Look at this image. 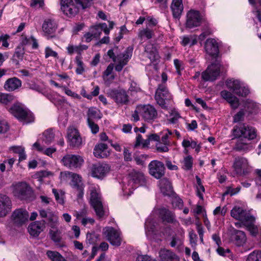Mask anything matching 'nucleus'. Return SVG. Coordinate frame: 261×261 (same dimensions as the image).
<instances>
[{"label":"nucleus","mask_w":261,"mask_h":261,"mask_svg":"<svg viewBox=\"0 0 261 261\" xmlns=\"http://www.w3.org/2000/svg\"><path fill=\"white\" fill-rule=\"evenodd\" d=\"M102 117L100 111L94 107L89 109L87 113V121L99 120Z\"/></svg>","instance_id":"4c0bfd02"},{"label":"nucleus","mask_w":261,"mask_h":261,"mask_svg":"<svg viewBox=\"0 0 261 261\" xmlns=\"http://www.w3.org/2000/svg\"><path fill=\"white\" fill-rule=\"evenodd\" d=\"M232 132L234 138L241 137L244 139H248L250 141L255 139L256 137L255 129L245 124H242L239 126L236 125L234 126Z\"/></svg>","instance_id":"20e7f679"},{"label":"nucleus","mask_w":261,"mask_h":261,"mask_svg":"<svg viewBox=\"0 0 261 261\" xmlns=\"http://www.w3.org/2000/svg\"><path fill=\"white\" fill-rule=\"evenodd\" d=\"M61 9L63 13L69 17L74 16L79 12V9L74 4L69 6H61Z\"/></svg>","instance_id":"e433bc0d"},{"label":"nucleus","mask_w":261,"mask_h":261,"mask_svg":"<svg viewBox=\"0 0 261 261\" xmlns=\"http://www.w3.org/2000/svg\"><path fill=\"white\" fill-rule=\"evenodd\" d=\"M197 42L196 36H190L184 37L182 39L181 44L183 46L189 45L190 46L196 44Z\"/></svg>","instance_id":"3c124183"},{"label":"nucleus","mask_w":261,"mask_h":261,"mask_svg":"<svg viewBox=\"0 0 261 261\" xmlns=\"http://www.w3.org/2000/svg\"><path fill=\"white\" fill-rule=\"evenodd\" d=\"M58 28V24L55 19L47 18L44 20L42 29L44 35L48 39L55 37V33Z\"/></svg>","instance_id":"dca6fc26"},{"label":"nucleus","mask_w":261,"mask_h":261,"mask_svg":"<svg viewBox=\"0 0 261 261\" xmlns=\"http://www.w3.org/2000/svg\"><path fill=\"white\" fill-rule=\"evenodd\" d=\"M255 106L254 102L251 100H247L244 102V108L249 113H252Z\"/></svg>","instance_id":"bf43d9fd"},{"label":"nucleus","mask_w":261,"mask_h":261,"mask_svg":"<svg viewBox=\"0 0 261 261\" xmlns=\"http://www.w3.org/2000/svg\"><path fill=\"white\" fill-rule=\"evenodd\" d=\"M61 162L64 166L69 168H72L80 167L83 163L84 160L80 155L66 154L63 156Z\"/></svg>","instance_id":"6ab92c4d"},{"label":"nucleus","mask_w":261,"mask_h":261,"mask_svg":"<svg viewBox=\"0 0 261 261\" xmlns=\"http://www.w3.org/2000/svg\"><path fill=\"white\" fill-rule=\"evenodd\" d=\"M206 53L213 58H216L219 53V44L217 41L212 38L207 39L204 44Z\"/></svg>","instance_id":"5701e85b"},{"label":"nucleus","mask_w":261,"mask_h":261,"mask_svg":"<svg viewBox=\"0 0 261 261\" xmlns=\"http://www.w3.org/2000/svg\"><path fill=\"white\" fill-rule=\"evenodd\" d=\"M146 234L148 237L154 238L158 232V223L152 217H149L147 219L145 223Z\"/></svg>","instance_id":"b1692460"},{"label":"nucleus","mask_w":261,"mask_h":261,"mask_svg":"<svg viewBox=\"0 0 261 261\" xmlns=\"http://www.w3.org/2000/svg\"><path fill=\"white\" fill-rule=\"evenodd\" d=\"M42 136L43 142L49 144L54 140L55 135L51 129H48L43 132Z\"/></svg>","instance_id":"c03bdc74"},{"label":"nucleus","mask_w":261,"mask_h":261,"mask_svg":"<svg viewBox=\"0 0 261 261\" xmlns=\"http://www.w3.org/2000/svg\"><path fill=\"white\" fill-rule=\"evenodd\" d=\"M12 218L15 224L22 225L28 220L29 213L25 210L17 209L13 212Z\"/></svg>","instance_id":"393cba45"},{"label":"nucleus","mask_w":261,"mask_h":261,"mask_svg":"<svg viewBox=\"0 0 261 261\" xmlns=\"http://www.w3.org/2000/svg\"><path fill=\"white\" fill-rule=\"evenodd\" d=\"M39 215L41 218H46L47 224L52 228H56L58 225L57 215L49 209L41 210Z\"/></svg>","instance_id":"4be33fe9"},{"label":"nucleus","mask_w":261,"mask_h":261,"mask_svg":"<svg viewBox=\"0 0 261 261\" xmlns=\"http://www.w3.org/2000/svg\"><path fill=\"white\" fill-rule=\"evenodd\" d=\"M160 216L163 222L169 223H175L177 222L175 216L173 213L166 208H162L160 210Z\"/></svg>","instance_id":"c756f323"},{"label":"nucleus","mask_w":261,"mask_h":261,"mask_svg":"<svg viewBox=\"0 0 261 261\" xmlns=\"http://www.w3.org/2000/svg\"><path fill=\"white\" fill-rule=\"evenodd\" d=\"M182 168L185 170H190L192 168L193 158L191 155L185 156L181 162Z\"/></svg>","instance_id":"49530a36"},{"label":"nucleus","mask_w":261,"mask_h":261,"mask_svg":"<svg viewBox=\"0 0 261 261\" xmlns=\"http://www.w3.org/2000/svg\"><path fill=\"white\" fill-rule=\"evenodd\" d=\"M245 115L244 110L241 109L239 112L233 116V122L237 123L244 120Z\"/></svg>","instance_id":"13d9d810"},{"label":"nucleus","mask_w":261,"mask_h":261,"mask_svg":"<svg viewBox=\"0 0 261 261\" xmlns=\"http://www.w3.org/2000/svg\"><path fill=\"white\" fill-rule=\"evenodd\" d=\"M11 209V201L10 198L6 195L0 194V217L6 216Z\"/></svg>","instance_id":"a878e982"},{"label":"nucleus","mask_w":261,"mask_h":261,"mask_svg":"<svg viewBox=\"0 0 261 261\" xmlns=\"http://www.w3.org/2000/svg\"><path fill=\"white\" fill-rule=\"evenodd\" d=\"M174 64L176 69V72L178 75H181V71L184 69V65L181 61L178 59L174 60Z\"/></svg>","instance_id":"69168bd1"},{"label":"nucleus","mask_w":261,"mask_h":261,"mask_svg":"<svg viewBox=\"0 0 261 261\" xmlns=\"http://www.w3.org/2000/svg\"><path fill=\"white\" fill-rule=\"evenodd\" d=\"M61 177L65 179H71V185L73 188L82 191L83 189L82 182V177L79 174L70 171H64L61 172Z\"/></svg>","instance_id":"4468645a"},{"label":"nucleus","mask_w":261,"mask_h":261,"mask_svg":"<svg viewBox=\"0 0 261 261\" xmlns=\"http://www.w3.org/2000/svg\"><path fill=\"white\" fill-rule=\"evenodd\" d=\"M33 148L49 156H51L52 154L56 151V148L48 147L44 148L43 147L41 146L38 142H35L33 145Z\"/></svg>","instance_id":"58836bf2"},{"label":"nucleus","mask_w":261,"mask_h":261,"mask_svg":"<svg viewBox=\"0 0 261 261\" xmlns=\"http://www.w3.org/2000/svg\"><path fill=\"white\" fill-rule=\"evenodd\" d=\"M46 96L58 108L65 103L64 99L62 97H55L51 94H47Z\"/></svg>","instance_id":"8fccbe9b"},{"label":"nucleus","mask_w":261,"mask_h":261,"mask_svg":"<svg viewBox=\"0 0 261 261\" xmlns=\"http://www.w3.org/2000/svg\"><path fill=\"white\" fill-rule=\"evenodd\" d=\"M128 91L130 92L138 93L141 91V89L136 82L132 81L130 84Z\"/></svg>","instance_id":"0e129e2a"},{"label":"nucleus","mask_w":261,"mask_h":261,"mask_svg":"<svg viewBox=\"0 0 261 261\" xmlns=\"http://www.w3.org/2000/svg\"><path fill=\"white\" fill-rule=\"evenodd\" d=\"M108 94L118 105H127L129 102V96L124 89H109Z\"/></svg>","instance_id":"9d476101"},{"label":"nucleus","mask_w":261,"mask_h":261,"mask_svg":"<svg viewBox=\"0 0 261 261\" xmlns=\"http://www.w3.org/2000/svg\"><path fill=\"white\" fill-rule=\"evenodd\" d=\"M129 180L127 185H124L122 188L124 195H130L133 191L139 186L145 185L146 179L144 174L136 170H133L129 174Z\"/></svg>","instance_id":"f257e3e1"},{"label":"nucleus","mask_w":261,"mask_h":261,"mask_svg":"<svg viewBox=\"0 0 261 261\" xmlns=\"http://www.w3.org/2000/svg\"><path fill=\"white\" fill-rule=\"evenodd\" d=\"M46 254L51 261H66L65 258L57 251L47 250Z\"/></svg>","instance_id":"a19ab883"},{"label":"nucleus","mask_w":261,"mask_h":261,"mask_svg":"<svg viewBox=\"0 0 261 261\" xmlns=\"http://www.w3.org/2000/svg\"><path fill=\"white\" fill-rule=\"evenodd\" d=\"M204 18L198 11L191 10L187 14L186 27L192 29L202 23Z\"/></svg>","instance_id":"f8f14e48"},{"label":"nucleus","mask_w":261,"mask_h":261,"mask_svg":"<svg viewBox=\"0 0 261 261\" xmlns=\"http://www.w3.org/2000/svg\"><path fill=\"white\" fill-rule=\"evenodd\" d=\"M12 187L14 195L20 199H27L33 194L31 188L25 182L13 184Z\"/></svg>","instance_id":"0eeeda50"},{"label":"nucleus","mask_w":261,"mask_h":261,"mask_svg":"<svg viewBox=\"0 0 261 261\" xmlns=\"http://www.w3.org/2000/svg\"><path fill=\"white\" fill-rule=\"evenodd\" d=\"M110 167L106 163H98L93 165L91 168V175L93 177L102 179L110 171Z\"/></svg>","instance_id":"412c9836"},{"label":"nucleus","mask_w":261,"mask_h":261,"mask_svg":"<svg viewBox=\"0 0 261 261\" xmlns=\"http://www.w3.org/2000/svg\"><path fill=\"white\" fill-rule=\"evenodd\" d=\"M170 9L173 17L179 18L184 10L182 0H172Z\"/></svg>","instance_id":"cd10ccee"},{"label":"nucleus","mask_w":261,"mask_h":261,"mask_svg":"<svg viewBox=\"0 0 261 261\" xmlns=\"http://www.w3.org/2000/svg\"><path fill=\"white\" fill-rule=\"evenodd\" d=\"M221 95L230 105L233 109H235L238 108L239 106V99L231 93L226 90H223L221 92Z\"/></svg>","instance_id":"7c9ffc66"},{"label":"nucleus","mask_w":261,"mask_h":261,"mask_svg":"<svg viewBox=\"0 0 261 261\" xmlns=\"http://www.w3.org/2000/svg\"><path fill=\"white\" fill-rule=\"evenodd\" d=\"M44 228V222L37 221L29 226L28 230L31 236L37 237L43 231Z\"/></svg>","instance_id":"72a5a7b5"},{"label":"nucleus","mask_w":261,"mask_h":261,"mask_svg":"<svg viewBox=\"0 0 261 261\" xmlns=\"http://www.w3.org/2000/svg\"><path fill=\"white\" fill-rule=\"evenodd\" d=\"M9 111L23 124L30 123L34 121V116L32 113L20 105H14Z\"/></svg>","instance_id":"7ed1b4c3"},{"label":"nucleus","mask_w":261,"mask_h":261,"mask_svg":"<svg viewBox=\"0 0 261 261\" xmlns=\"http://www.w3.org/2000/svg\"><path fill=\"white\" fill-rule=\"evenodd\" d=\"M230 215L234 219L239 220L244 225L253 216L251 214L240 206H235L230 212Z\"/></svg>","instance_id":"ddd939ff"},{"label":"nucleus","mask_w":261,"mask_h":261,"mask_svg":"<svg viewBox=\"0 0 261 261\" xmlns=\"http://www.w3.org/2000/svg\"><path fill=\"white\" fill-rule=\"evenodd\" d=\"M221 66L220 63L217 61L212 63L202 73V79L205 81L215 80L220 74Z\"/></svg>","instance_id":"9b49d317"},{"label":"nucleus","mask_w":261,"mask_h":261,"mask_svg":"<svg viewBox=\"0 0 261 261\" xmlns=\"http://www.w3.org/2000/svg\"><path fill=\"white\" fill-rule=\"evenodd\" d=\"M255 220V219L254 217H253L247 222V224L244 225L247 228L251 234L253 236H256L259 231L258 228L254 224Z\"/></svg>","instance_id":"ea45409f"},{"label":"nucleus","mask_w":261,"mask_h":261,"mask_svg":"<svg viewBox=\"0 0 261 261\" xmlns=\"http://www.w3.org/2000/svg\"><path fill=\"white\" fill-rule=\"evenodd\" d=\"M159 253L161 261H179L178 256L170 250L162 249Z\"/></svg>","instance_id":"c85d7f7f"},{"label":"nucleus","mask_w":261,"mask_h":261,"mask_svg":"<svg viewBox=\"0 0 261 261\" xmlns=\"http://www.w3.org/2000/svg\"><path fill=\"white\" fill-rule=\"evenodd\" d=\"M52 192L57 202L60 204H64L65 202V192L62 190H58L56 189H53Z\"/></svg>","instance_id":"a18cd8bd"},{"label":"nucleus","mask_w":261,"mask_h":261,"mask_svg":"<svg viewBox=\"0 0 261 261\" xmlns=\"http://www.w3.org/2000/svg\"><path fill=\"white\" fill-rule=\"evenodd\" d=\"M165 169L164 164L157 160L151 161L148 165L149 174L157 179L161 178L164 175Z\"/></svg>","instance_id":"f3484780"},{"label":"nucleus","mask_w":261,"mask_h":261,"mask_svg":"<svg viewBox=\"0 0 261 261\" xmlns=\"http://www.w3.org/2000/svg\"><path fill=\"white\" fill-rule=\"evenodd\" d=\"M232 239L238 246H242L246 242V235L241 230L235 229L232 235Z\"/></svg>","instance_id":"f704fd0d"},{"label":"nucleus","mask_w":261,"mask_h":261,"mask_svg":"<svg viewBox=\"0 0 261 261\" xmlns=\"http://www.w3.org/2000/svg\"><path fill=\"white\" fill-rule=\"evenodd\" d=\"M136 261H158L155 258L147 255H139L136 259Z\"/></svg>","instance_id":"774afa93"},{"label":"nucleus","mask_w":261,"mask_h":261,"mask_svg":"<svg viewBox=\"0 0 261 261\" xmlns=\"http://www.w3.org/2000/svg\"><path fill=\"white\" fill-rule=\"evenodd\" d=\"M154 98L156 103L162 109H167V105L172 97L165 85H160L156 90Z\"/></svg>","instance_id":"39448f33"},{"label":"nucleus","mask_w":261,"mask_h":261,"mask_svg":"<svg viewBox=\"0 0 261 261\" xmlns=\"http://www.w3.org/2000/svg\"><path fill=\"white\" fill-rule=\"evenodd\" d=\"M154 35L153 31L148 28L140 30L138 33V37L143 40L144 38L150 39Z\"/></svg>","instance_id":"79ce46f5"},{"label":"nucleus","mask_w":261,"mask_h":261,"mask_svg":"<svg viewBox=\"0 0 261 261\" xmlns=\"http://www.w3.org/2000/svg\"><path fill=\"white\" fill-rule=\"evenodd\" d=\"M90 31L92 34L94 38H99L101 34V29L97 24L91 26L90 28Z\"/></svg>","instance_id":"6e6d98bb"},{"label":"nucleus","mask_w":261,"mask_h":261,"mask_svg":"<svg viewBox=\"0 0 261 261\" xmlns=\"http://www.w3.org/2000/svg\"><path fill=\"white\" fill-rule=\"evenodd\" d=\"M149 145V139L144 140L142 136L140 134L137 135L136 138V142L134 145L135 147H138L141 146L142 148L148 147Z\"/></svg>","instance_id":"09e8293b"},{"label":"nucleus","mask_w":261,"mask_h":261,"mask_svg":"<svg viewBox=\"0 0 261 261\" xmlns=\"http://www.w3.org/2000/svg\"><path fill=\"white\" fill-rule=\"evenodd\" d=\"M179 113L175 110H172L169 113L167 122L170 124H177L179 119L180 118Z\"/></svg>","instance_id":"de8ad7c7"},{"label":"nucleus","mask_w":261,"mask_h":261,"mask_svg":"<svg viewBox=\"0 0 261 261\" xmlns=\"http://www.w3.org/2000/svg\"><path fill=\"white\" fill-rule=\"evenodd\" d=\"M145 51L148 55V58L152 61H155L158 57L156 49L152 45H148L145 46Z\"/></svg>","instance_id":"37998d69"},{"label":"nucleus","mask_w":261,"mask_h":261,"mask_svg":"<svg viewBox=\"0 0 261 261\" xmlns=\"http://www.w3.org/2000/svg\"><path fill=\"white\" fill-rule=\"evenodd\" d=\"M14 99V96L11 94H2L0 95V102L7 105Z\"/></svg>","instance_id":"603ef678"},{"label":"nucleus","mask_w":261,"mask_h":261,"mask_svg":"<svg viewBox=\"0 0 261 261\" xmlns=\"http://www.w3.org/2000/svg\"><path fill=\"white\" fill-rule=\"evenodd\" d=\"M137 109L139 115L146 122H152L158 117L157 110L151 105H140Z\"/></svg>","instance_id":"6e6552de"},{"label":"nucleus","mask_w":261,"mask_h":261,"mask_svg":"<svg viewBox=\"0 0 261 261\" xmlns=\"http://www.w3.org/2000/svg\"><path fill=\"white\" fill-rule=\"evenodd\" d=\"M103 234L111 245L117 247L121 245L122 237L119 231L112 227H107L103 229Z\"/></svg>","instance_id":"1a4fd4ad"},{"label":"nucleus","mask_w":261,"mask_h":261,"mask_svg":"<svg viewBox=\"0 0 261 261\" xmlns=\"http://www.w3.org/2000/svg\"><path fill=\"white\" fill-rule=\"evenodd\" d=\"M75 63L77 65L76 73L77 74H82L84 72V63L82 61V58L80 56H76L75 58Z\"/></svg>","instance_id":"864d4df0"},{"label":"nucleus","mask_w":261,"mask_h":261,"mask_svg":"<svg viewBox=\"0 0 261 261\" xmlns=\"http://www.w3.org/2000/svg\"><path fill=\"white\" fill-rule=\"evenodd\" d=\"M88 190L90 195V202L96 214L99 218L104 215L101 194L99 186L96 184H90Z\"/></svg>","instance_id":"f03ea898"},{"label":"nucleus","mask_w":261,"mask_h":261,"mask_svg":"<svg viewBox=\"0 0 261 261\" xmlns=\"http://www.w3.org/2000/svg\"><path fill=\"white\" fill-rule=\"evenodd\" d=\"M235 138L236 140L232 148L233 150L245 153L253 149V145L248 139H244L241 137H238Z\"/></svg>","instance_id":"2eb2a0df"},{"label":"nucleus","mask_w":261,"mask_h":261,"mask_svg":"<svg viewBox=\"0 0 261 261\" xmlns=\"http://www.w3.org/2000/svg\"><path fill=\"white\" fill-rule=\"evenodd\" d=\"M67 138L70 146L78 147L82 145V139L80 134L78 130L73 127L68 128Z\"/></svg>","instance_id":"aec40b11"},{"label":"nucleus","mask_w":261,"mask_h":261,"mask_svg":"<svg viewBox=\"0 0 261 261\" xmlns=\"http://www.w3.org/2000/svg\"><path fill=\"white\" fill-rule=\"evenodd\" d=\"M226 87L239 96L245 97L250 93L245 84L238 80L229 79L226 81Z\"/></svg>","instance_id":"423d86ee"},{"label":"nucleus","mask_w":261,"mask_h":261,"mask_svg":"<svg viewBox=\"0 0 261 261\" xmlns=\"http://www.w3.org/2000/svg\"><path fill=\"white\" fill-rule=\"evenodd\" d=\"M247 261H261V251H254L249 254Z\"/></svg>","instance_id":"5fc2aeb1"},{"label":"nucleus","mask_w":261,"mask_h":261,"mask_svg":"<svg viewBox=\"0 0 261 261\" xmlns=\"http://www.w3.org/2000/svg\"><path fill=\"white\" fill-rule=\"evenodd\" d=\"M97 236L95 234L88 233L87 234L86 242L90 244H94L96 242Z\"/></svg>","instance_id":"338daca9"},{"label":"nucleus","mask_w":261,"mask_h":261,"mask_svg":"<svg viewBox=\"0 0 261 261\" xmlns=\"http://www.w3.org/2000/svg\"><path fill=\"white\" fill-rule=\"evenodd\" d=\"M159 186L161 192L167 196L172 195L173 190L170 181L166 178H163L159 180Z\"/></svg>","instance_id":"473e14b6"},{"label":"nucleus","mask_w":261,"mask_h":261,"mask_svg":"<svg viewBox=\"0 0 261 261\" xmlns=\"http://www.w3.org/2000/svg\"><path fill=\"white\" fill-rule=\"evenodd\" d=\"M49 57L58 58V55L56 51H54L49 47H46L45 49V58H48Z\"/></svg>","instance_id":"052dcab7"},{"label":"nucleus","mask_w":261,"mask_h":261,"mask_svg":"<svg viewBox=\"0 0 261 261\" xmlns=\"http://www.w3.org/2000/svg\"><path fill=\"white\" fill-rule=\"evenodd\" d=\"M94 155L97 158H106L110 155L107 144L99 143L96 144L93 150Z\"/></svg>","instance_id":"bb28decb"},{"label":"nucleus","mask_w":261,"mask_h":261,"mask_svg":"<svg viewBox=\"0 0 261 261\" xmlns=\"http://www.w3.org/2000/svg\"><path fill=\"white\" fill-rule=\"evenodd\" d=\"M233 167L236 173L239 175H245L249 172L248 161L243 157L238 156L236 158Z\"/></svg>","instance_id":"a211bd4d"},{"label":"nucleus","mask_w":261,"mask_h":261,"mask_svg":"<svg viewBox=\"0 0 261 261\" xmlns=\"http://www.w3.org/2000/svg\"><path fill=\"white\" fill-rule=\"evenodd\" d=\"M169 144H165L163 143L162 142V143L158 142L156 144V150L158 152H167L169 150L168 147L167 146Z\"/></svg>","instance_id":"e2e57ef3"},{"label":"nucleus","mask_w":261,"mask_h":261,"mask_svg":"<svg viewBox=\"0 0 261 261\" xmlns=\"http://www.w3.org/2000/svg\"><path fill=\"white\" fill-rule=\"evenodd\" d=\"M22 82L16 77L8 79L4 85L5 89L8 91H13L21 86Z\"/></svg>","instance_id":"2f4dec72"},{"label":"nucleus","mask_w":261,"mask_h":261,"mask_svg":"<svg viewBox=\"0 0 261 261\" xmlns=\"http://www.w3.org/2000/svg\"><path fill=\"white\" fill-rule=\"evenodd\" d=\"M133 49L132 47H127L123 53H121L116 56L115 62L118 63H123V62L124 63L125 61L126 65L132 56Z\"/></svg>","instance_id":"c9c22d12"},{"label":"nucleus","mask_w":261,"mask_h":261,"mask_svg":"<svg viewBox=\"0 0 261 261\" xmlns=\"http://www.w3.org/2000/svg\"><path fill=\"white\" fill-rule=\"evenodd\" d=\"M87 123L89 127L90 128L91 133L93 134H97L99 130L98 125L95 123L93 120L87 121Z\"/></svg>","instance_id":"4d7b16f0"},{"label":"nucleus","mask_w":261,"mask_h":261,"mask_svg":"<svg viewBox=\"0 0 261 261\" xmlns=\"http://www.w3.org/2000/svg\"><path fill=\"white\" fill-rule=\"evenodd\" d=\"M147 155L145 154L135 155L134 156V160L136 164L139 165H143L144 160L146 159Z\"/></svg>","instance_id":"680f3d73"}]
</instances>
